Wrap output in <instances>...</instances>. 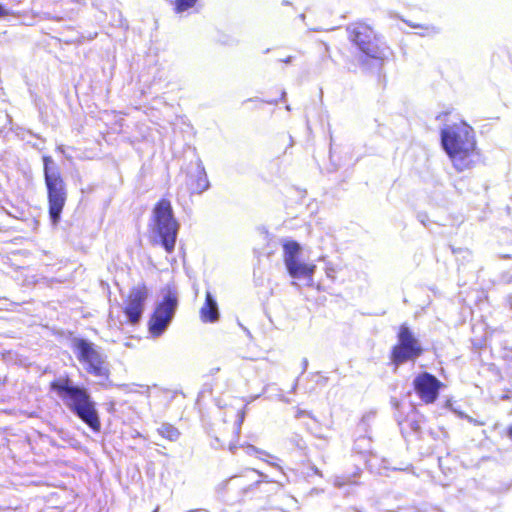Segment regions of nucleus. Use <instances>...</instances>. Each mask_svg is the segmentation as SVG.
I'll return each instance as SVG.
<instances>
[{"label": "nucleus", "mask_w": 512, "mask_h": 512, "mask_svg": "<svg viewBox=\"0 0 512 512\" xmlns=\"http://www.w3.org/2000/svg\"><path fill=\"white\" fill-rule=\"evenodd\" d=\"M199 317L203 323H215L220 318L218 304L210 291L205 293V301L199 310Z\"/></svg>", "instance_id": "nucleus-13"}, {"label": "nucleus", "mask_w": 512, "mask_h": 512, "mask_svg": "<svg viewBox=\"0 0 512 512\" xmlns=\"http://www.w3.org/2000/svg\"><path fill=\"white\" fill-rule=\"evenodd\" d=\"M441 145L458 172L475 167L480 160L474 129L465 121L443 128Z\"/></svg>", "instance_id": "nucleus-2"}, {"label": "nucleus", "mask_w": 512, "mask_h": 512, "mask_svg": "<svg viewBox=\"0 0 512 512\" xmlns=\"http://www.w3.org/2000/svg\"><path fill=\"white\" fill-rule=\"evenodd\" d=\"M348 41L358 52L359 65L369 70L381 68L392 55L390 46L379 31L364 20L349 23L345 28Z\"/></svg>", "instance_id": "nucleus-1"}, {"label": "nucleus", "mask_w": 512, "mask_h": 512, "mask_svg": "<svg viewBox=\"0 0 512 512\" xmlns=\"http://www.w3.org/2000/svg\"><path fill=\"white\" fill-rule=\"evenodd\" d=\"M244 417V408L229 407L224 411L223 422L227 424V428L224 427L223 430H227L232 439L239 436Z\"/></svg>", "instance_id": "nucleus-12"}, {"label": "nucleus", "mask_w": 512, "mask_h": 512, "mask_svg": "<svg viewBox=\"0 0 512 512\" xmlns=\"http://www.w3.org/2000/svg\"><path fill=\"white\" fill-rule=\"evenodd\" d=\"M74 348L77 359L85 366V370L89 374L104 379L109 378L110 371L93 343L85 339H76Z\"/></svg>", "instance_id": "nucleus-8"}, {"label": "nucleus", "mask_w": 512, "mask_h": 512, "mask_svg": "<svg viewBox=\"0 0 512 512\" xmlns=\"http://www.w3.org/2000/svg\"><path fill=\"white\" fill-rule=\"evenodd\" d=\"M412 386L421 402L429 405L437 401L440 390L445 385L433 374L422 372L416 375Z\"/></svg>", "instance_id": "nucleus-10"}, {"label": "nucleus", "mask_w": 512, "mask_h": 512, "mask_svg": "<svg viewBox=\"0 0 512 512\" xmlns=\"http://www.w3.org/2000/svg\"><path fill=\"white\" fill-rule=\"evenodd\" d=\"M178 307V294L168 288L161 301L155 306L149 321L148 331L153 337H159L167 328Z\"/></svg>", "instance_id": "nucleus-7"}, {"label": "nucleus", "mask_w": 512, "mask_h": 512, "mask_svg": "<svg viewBox=\"0 0 512 512\" xmlns=\"http://www.w3.org/2000/svg\"><path fill=\"white\" fill-rule=\"evenodd\" d=\"M187 186L190 194H201L209 188V181L203 169L188 175Z\"/></svg>", "instance_id": "nucleus-14"}, {"label": "nucleus", "mask_w": 512, "mask_h": 512, "mask_svg": "<svg viewBox=\"0 0 512 512\" xmlns=\"http://www.w3.org/2000/svg\"><path fill=\"white\" fill-rule=\"evenodd\" d=\"M284 263L289 275L293 278H311L315 271V265H309L298 261L300 245L296 241H287L283 244Z\"/></svg>", "instance_id": "nucleus-11"}, {"label": "nucleus", "mask_w": 512, "mask_h": 512, "mask_svg": "<svg viewBox=\"0 0 512 512\" xmlns=\"http://www.w3.org/2000/svg\"><path fill=\"white\" fill-rule=\"evenodd\" d=\"M149 297V289L145 283L132 286L123 299L121 311L126 318V323L135 326L142 319L146 302Z\"/></svg>", "instance_id": "nucleus-9"}, {"label": "nucleus", "mask_w": 512, "mask_h": 512, "mask_svg": "<svg viewBox=\"0 0 512 512\" xmlns=\"http://www.w3.org/2000/svg\"><path fill=\"white\" fill-rule=\"evenodd\" d=\"M506 435L510 440H512V424L507 427Z\"/></svg>", "instance_id": "nucleus-18"}, {"label": "nucleus", "mask_w": 512, "mask_h": 512, "mask_svg": "<svg viewBox=\"0 0 512 512\" xmlns=\"http://www.w3.org/2000/svg\"><path fill=\"white\" fill-rule=\"evenodd\" d=\"M424 352L419 340L414 336L411 328L403 323L397 332V342L392 346L389 354L391 363L398 367L409 361H416Z\"/></svg>", "instance_id": "nucleus-6"}, {"label": "nucleus", "mask_w": 512, "mask_h": 512, "mask_svg": "<svg viewBox=\"0 0 512 512\" xmlns=\"http://www.w3.org/2000/svg\"><path fill=\"white\" fill-rule=\"evenodd\" d=\"M158 434L164 439L174 442L180 436V431L172 424L164 423L157 429Z\"/></svg>", "instance_id": "nucleus-15"}, {"label": "nucleus", "mask_w": 512, "mask_h": 512, "mask_svg": "<svg viewBox=\"0 0 512 512\" xmlns=\"http://www.w3.org/2000/svg\"><path fill=\"white\" fill-rule=\"evenodd\" d=\"M42 162L48 212L52 222L57 223L67 202V185L60 167L50 155H43Z\"/></svg>", "instance_id": "nucleus-4"}, {"label": "nucleus", "mask_w": 512, "mask_h": 512, "mask_svg": "<svg viewBox=\"0 0 512 512\" xmlns=\"http://www.w3.org/2000/svg\"><path fill=\"white\" fill-rule=\"evenodd\" d=\"M198 0H174V10L177 13H182L195 6Z\"/></svg>", "instance_id": "nucleus-16"}, {"label": "nucleus", "mask_w": 512, "mask_h": 512, "mask_svg": "<svg viewBox=\"0 0 512 512\" xmlns=\"http://www.w3.org/2000/svg\"><path fill=\"white\" fill-rule=\"evenodd\" d=\"M295 417L296 418L310 417V413L305 410L297 409L296 413H295Z\"/></svg>", "instance_id": "nucleus-17"}, {"label": "nucleus", "mask_w": 512, "mask_h": 512, "mask_svg": "<svg viewBox=\"0 0 512 512\" xmlns=\"http://www.w3.org/2000/svg\"><path fill=\"white\" fill-rule=\"evenodd\" d=\"M49 388L54 392L82 422L94 432L101 429V421L96 404L84 387L73 384L68 375L53 379Z\"/></svg>", "instance_id": "nucleus-3"}, {"label": "nucleus", "mask_w": 512, "mask_h": 512, "mask_svg": "<svg viewBox=\"0 0 512 512\" xmlns=\"http://www.w3.org/2000/svg\"><path fill=\"white\" fill-rule=\"evenodd\" d=\"M9 15V12L7 10H5L1 5H0V17H6Z\"/></svg>", "instance_id": "nucleus-19"}, {"label": "nucleus", "mask_w": 512, "mask_h": 512, "mask_svg": "<svg viewBox=\"0 0 512 512\" xmlns=\"http://www.w3.org/2000/svg\"><path fill=\"white\" fill-rule=\"evenodd\" d=\"M153 219L161 245L168 254H172L175 250L179 224L173 216L172 205L168 199L162 198L155 204Z\"/></svg>", "instance_id": "nucleus-5"}]
</instances>
